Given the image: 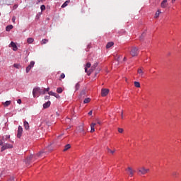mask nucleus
<instances>
[{
  "label": "nucleus",
  "instance_id": "obj_1",
  "mask_svg": "<svg viewBox=\"0 0 181 181\" xmlns=\"http://www.w3.org/2000/svg\"><path fill=\"white\" fill-rule=\"evenodd\" d=\"M45 151H40L37 154V156L30 155L29 157H27L25 160V164L28 166H29V165H30L32 162H35V160H36V156H37V158H40V156H42V155H43Z\"/></svg>",
  "mask_w": 181,
  "mask_h": 181
},
{
  "label": "nucleus",
  "instance_id": "obj_2",
  "mask_svg": "<svg viewBox=\"0 0 181 181\" xmlns=\"http://www.w3.org/2000/svg\"><path fill=\"white\" fill-rule=\"evenodd\" d=\"M138 53H139V50L138 49V47H132L130 50V54L135 57V56H138Z\"/></svg>",
  "mask_w": 181,
  "mask_h": 181
},
{
  "label": "nucleus",
  "instance_id": "obj_3",
  "mask_svg": "<svg viewBox=\"0 0 181 181\" xmlns=\"http://www.w3.org/2000/svg\"><path fill=\"white\" fill-rule=\"evenodd\" d=\"M13 148V145L11 144H5L1 148V152H4V151H6V149H12Z\"/></svg>",
  "mask_w": 181,
  "mask_h": 181
},
{
  "label": "nucleus",
  "instance_id": "obj_4",
  "mask_svg": "<svg viewBox=\"0 0 181 181\" xmlns=\"http://www.w3.org/2000/svg\"><path fill=\"white\" fill-rule=\"evenodd\" d=\"M40 88L37 87V88H34L33 90V95L34 97V98H36V97H39V93L40 94Z\"/></svg>",
  "mask_w": 181,
  "mask_h": 181
},
{
  "label": "nucleus",
  "instance_id": "obj_5",
  "mask_svg": "<svg viewBox=\"0 0 181 181\" xmlns=\"http://www.w3.org/2000/svg\"><path fill=\"white\" fill-rule=\"evenodd\" d=\"M149 172V169H146L144 167L141 168L139 169L137 173L138 175H146Z\"/></svg>",
  "mask_w": 181,
  "mask_h": 181
},
{
  "label": "nucleus",
  "instance_id": "obj_6",
  "mask_svg": "<svg viewBox=\"0 0 181 181\" xmlns=\"http://www.w3.org/2000/svg\"><path fill=\"white\" fill-rule=\"evenodd\" d=\"M33 67H35V61H31L30 64L26 67L25 72L29 73V71H30Z\"/></svg>",
  "mask_w": 181,
  "mask_h": 181
},
{
  "label": "nucleus",
  "instance_id": "obj_7",
  "mask_svg": "<svg viewBox=\"0 0 181 181\" xmlns=\"http://www.w3.org/2000/svg\"><path fill=\"white\" fill-rule=\"evenodd\" d=\"M23 132V128L21 126H18V131H17V138L21 139L22 136V133Z\"/></svg>",
  "mask_w": 181,
  "mask_h": 181
},
{
  "label": "nucleus",
  "instance_id": "obj_8",
  "mask_svg": "<svg viewBox=\"0 0 181 181\" xmlns=\"http://www.w3.org/2000/svg\"><path fill=\"white\" fill-rule=\"evenodd\" d=\"M108 93H110V90L107 88H103L101 90V95L102 97H107L108 95Z\"/></svg>",
  "mask_w": 181,
  "mask_h": 181
},
{
  "label": "nucleus",
  "instance_id": "obj_9",
  "mask_svg": "<svg viewBox=\"0 0 181 181\" xmlns=\"http://www.w3.org/2000/svg\"><path fill=\"white\" fill-rule=\"evenodd\" d=\"M9 47H13V50L14 52H16L18 50V46L16 45V44L13 41L11 42V43L9 45Z\"/></svg>",
  "mask_w": 181,
  "mask_h": 181
},
{
  "label": "nucleus",
  "instance_id": "obj_10",
  "mask_svg": "<svg viewBox=\"0 0 181 181\" xmlns=\"http://www.w3.org/2000/svg\"><path fill=\"white\" fill-rule=\"evenodd\" d=\"M126 170H127V172H128V175H129V176H130V177H132V176H134V173L135 171H134V170H132V168L129 167V168H127V169Z\"/></svg>",
  "mask_w": 181,
  "mask_h": 181
},
{
  "label": "nucleus",
  "instance_id": "obj_11",
  "mask_svg": "<svg viewBox=\"0 0 181 181\" xmlns=\"http://www.w3.org/2000/svg\"><path fill=\"white\" fill-rule=\"evenodd\" d=\"M78 132L81 134H83V135L86 134V132L84 131V127L83 125H81L78 127Z\"/></svg>",
  "mask_w": 181,
  "mask_h": 181
},
{
  "label": "nucleus",
  "instance_id": "obj_12",
  "mask_svg": "<svg viewBox=\"0 0 181 181\" xmlns=\"http://www.w3.org/2000/svg\"><path fill=\"white\" fill-rule=\"evenodd\" d=\"M52 103L50 102V100H48L47 102H46L45 103L43 104V108L45 110H46L47 108H49V107H50Z\"/></svg>",
  "mask_w": 181,
  "mask_h": 181
},
{
  "label": "nucleus",
  "instance_id": "obj_13",
  "mask_svg": "<svg viewBox=\"0 0 181 181\" xmlns=\"http://www.w3.org/2000/svg\"><path fill=\"white\" fill-rule=\"evenodd\" d=\"M23 126H24L25 129H26V131H28L30 128L29 122H28V121H26V120L24 121Z\"/></svg>",
  "mask_w": 181,
  "mask_h": 181
},
{
  "label": "nucleus",
  "instance_id": "obj_14",
  "mask_svg": "<svg viewBox=\"0 0 181 181\" xmlns=\"http://www.w3.org/2000/svg\"><path fill=\"white\" fill-rule=\"evenodd\" d=\"M168 6V0H163L161 2V8H166Z\"/></svg>",
  "mask_w": 181,
  "mask_h": 181
},
{
  "label": "nucleus",
  "instance_id": "obj_15",
  "mask_svg": "<svg viewBox=\"0 0 181 181\" xmlns=\"http://www.w3.org/2000/svg\"><path fill=\"white\" fill-rule=\"evenodd\" d=\"M12 29H13V25H8L6 27V32H11V30H12Z\"/></svg>",
  "mask_w": 181,
  "mask_h": 181
},
{
  "label": "nucleus",
  "instance_id": "obj_16",
  "mask_svg": "<svg viewBox=\"0 0 181 181\" xmlns=\"http://www.w3.org/2000/svg\"><path fill=\"white\" fill-rule=\"evenodd\" d=\"M97 66H98V63L96 62L90 68V71L93 73V71H94V70H95V69L97 68Z\"/></svg>",
  "mask_w": 181,
  "mask_h": 181
},
{
  "label": "nucleus",
  "instance_id": "obj_17",
  "mask_svg": "<svg viewBox=\"0 0 181 181\" xmlns=\"http://www.w3.org/2000/svg\"><path fill=\"white\" fill-rule=\"evenodd\" d=\"M9 138H11L10 135H6V136H3L1 137V139L3 140V142H5L6 141H8V139H9Z\"/></svg>",
  "mask_w": 181,
  "mask_h": 181
},
{
  "label": "nucleus",
  "instance_id": "obj_18",
  "mask_svg": "<svg viewBox=\"0 0 181 181\" xmlns=\"http://www.w3.org/2000/svg\"><path fill=\"white\" fill-rule=\"evenodd\" d=\"M95 127V123H92L90 124V132L93 133L95 131V129L94 128Z\"/></svg>",
  "mask_w": 181,
  "mask_h": 181
},
{
  "label": "nucleus",
  "instance_id": "obj_19",
  "mask_svg": "<svg viewBox=\"0 0 181 181\" xmlns=\"http://www.w3.org/2000/svg\"><path fill=\"white\" fill-rule=\"evenodd\" d=\"M71 148V145H70V144H66V145H65L63 151H64V152H66V151H69V149H70Z\"/></svg>",
  "mask_w": 181,
  "mask_h": 181
},
{
  "label": "nucleus",
  "instance_id": "obj_20",
  "mask_svg": "<svg viewBox=\"0 0 181 181\" xmlns=\"http://www.w3.org/2000/svg\"><path fill=\"white\" fill-rule=\"evenodd\" d=\"M113 45L114 42H107V44L106 45V49H110V47H112Z\"/></svg>",
  "mask_w": 181,
  "mask_h": 181
},
{
  "label": "nucleus",
  "instance_id": "obj_21",
  "mask_svg": "<svg viewBox=\"0 0 181 181\" xmlns=\"http://www.w3.org/2000/svg\"><path fill=\"white\" fill-rule=\"evenodd\" d=\"M107 151L108 152V153H111L112 155H114V153H115V149L114 150H110V148L107 147Z\"/></svg>",
  "mask_w": 181,
  "mask_h": 181
},
{
  "label": "nucleus",
  "instance_id": "obj_22",
  "mask_svg": "<svg viewBox=\"0 0 181 181\" xmlns=\"http://www.w3.org/2000/svg\"><path fill=\"white\" fill-rule=\"evenodd\" d=\"M35 42V39L32 37H29L27 39V42L29 43V45H31V43H33Z\"/></svg>",
  "mask_w": 181,
  "mask_h": 181
},
{
  "label": "nucleus",
  "instance_id": "obj_23",
  "mask_svg": "<svg viewBox=\"0 0 181 181\" xmlns=\"http://www.w3.org/2000/svg\"><path fill=\"white\" fill-rule=\"evenodd\" d=\"M86 90H83L81 91L80 97L81 98L83 97L84 98V97H86Z\"/></svg>",
  "mask_w": 181,
  "mask_h": 181
},
{
  "label": "nucleus",
  "instance_id": "obj_24",
  "mask_svg": "<svg viewBox=\"0 0 181 181\" xmlns=\"http://www.w3.org/2000/svg\"><path fill=\"white\" fill-rule=\"evenodd\" d=\"M90 101H91V99L90 98H86L83 100V104H88Z\"/></svg>",
  "mask_w": 181,
  "mask_h": 181
},
{
  "label": "nucleus",
  "instance_id": "obj_25",
  "mask_svg": "<svg viewBox=\"0 0 181 181\" xmlns=\"http://www.w3.org/2000/svg\"><path fill=\"white\" fill-rule=\"evenodd\" d=\"M57 93H58V94H62V93H63V88L62 87L57 88Z\"/></svg>",
  "mask_w": 181,
  "mask_h": 181
},
{
  "label": "nucleus",
  "instance_id": "obj_26",
  "mask_svg": "<svg viewBox=\"0 0 181 181\" xmlns=\"http://www.w3.org/2000/svg\"><path fill=\"white\" fill-rule=\"evenodd\" d=\"M88 68H86L85 67V73H87V74H88V76H90L91 75V70L90 69L89 71H88Z\"/></svg>",
  "mask_w": 181,
  "mask_h": 181
},
{
  "label": "nucleus",
  "instance_id": "obj_27",
  "mask_svg": "<svg viewBox=\"0 0 181 181\" xmlns=\"http://www.w3.org/2000/svg\"><path fill=\"white\" fill-rule=\"evenodd\" d=\"M49 42L48 39H42L41 41V45H46Z\"/></svg>",
  "mask_w": 181,
  "mask_h": 181
},
{
  "label": "nucleus",
  "instance_id": "obj_28",
  "mask_svg": "<svg viewBox=\"0 0 181 181\" xmlns=\"http://www.w3.org/2000/svg\"><path fill=\"white\" fill-rule=\"evenodd\" d=\"M11 100H7L4 103V107H8V105H11Z\"/></svg>",
  "mask_w": 181,
  "mask_h": 181
},
{
  "label": "nucleus",
  "instance_id": "obj_29",
  "mask_svg": "<svg viewBox=\"0 0 181 181\" xmlns=\"http://www.w3.org/2000/svg\"><path fill=\"white\" fill-rule=\"evenodd\" d=\"M137 73H138L139 74H141V77H143V76H144V71H142L141 69H139L138 71H137Z\"/></svg>",
  "mask_w": 181,
  "mask_h": 181
},
{
  "label": "nucleus",
  "instance_id": "obj_30",
  "mask_svg": "<svg viewBox=\"0 0 181 181\" xmlns=\"http://www.w3.org/2000/svg\"><path fill=\"white\" fill-rule=\"evenodd\" d=\"M134 86L136 87L137 88H139V87H141V83L138 81H135Z\"/></svg>",
  "mask_w": 181,
  "mask_h": 181
},
{
  "label": "nucleus",
  "instance_id": "obj_31",
  "mask_svg": "<svg viewBox=\"0 0 181 181\" xmlns=\"http://www.w3.org/2000/svg\"><path fill=\"white\" fill-rule=\"evenodd\" d=\"M69 2H70V1H65V2L62 4V8H66V6H67V5H69Z\"/></svg>",
  "mask_w": 181,
  "mask_h": 181
},
{
  "label": "nucleus",
  "instance_id": "obj_32",
  "mask_svg": "<svg viewBox=\"0 0 181 181\" xmlns=\"http://www.w3.org/2000/svg\"><path fill=\"white\" fill-rule=\"evenodd\" d=\"M75 90L77 91L78 90H80V83H77L75 86Z\"/></svg>",
  "mask_w": 181,
  "mask_h": 181
},
{
  "label": "nucleus",
  "instance_id": "obj_33",
  "mask_svg": "<svg viewBox=\"0 0 181 181\" xmlns=\"http://www.w3.org/2000/svg\"><path fill=\"white\" fill-rule=\"evenodd\" d=\"M39 93H40V94H46V90H45V89H40V88Z\"/></svg>",
  "mask_w": 181,
  "mask_h": 181
},
{
  "label": "nucleus",
  "instance_id": "obj_34",
  "mask_svg": "<svg viewBox=\"0 0 181 181\" xmlns=\"http://www.w3.org/2000/svg\"><path fill=\"white\" fill-rule=\"evenodd\" d=\"M90 67H91V63L88 62V63L86 64L85 68H86V69H90Z\"/></svg>",
  "mask_w": 181,
  "mask_h": 181
},
{
  "label": "nucleus",
  "instance_id": "obj_35",
  "mask_svg": "<svg viewBox=\"0 0 181 181\" xmlns=\"http://www.w3.org/2000/svg\"><path fill=\"white\" fill-rule=\"evenodd\" d=\"M49 95H52L53 97H54V95H56V93L53 92V91H49L48 92Z\"/></svg>",
  "mask_w": 181,
  "mask_h": 181
},
{
  "label": "nucleus",
  "instance_id": "obj_36",
  "mask_svg": "<svg viewBox=\"0 0 181 181\" xmlns=\"http://www.w3.org/2000/svg\"><path fill=\"white\" fill-rule=\"evenodd\" d=\"M40 9H41L42 12H43V11H45V10H46V6L42 5V6H40Z\"/></svg>",
  "mask_w": 181,
  "mask_h": 181
},
{
  "label": "nucleus",
  "instance_id": "obj_37",
  "mask_svg": "<svg viewBox=\"0 0 181 181\" xmlns=\"http://www.w3.org/2000/svg\"><path fill=\"white\" fill-rule=\"evenodd\" d=\"M4 144V141L2 139H1V136H0V146H3Z\"/></svg>",
  "mask_w": 181,
  "mask_h": 181
},
{
  "label": "nucleus",
  "instance_id": "obj_38",
  "mask_svg": "<svg viewBox=\"0 0 181 181\" xmlns=\"http://www.w3.org/2000/svg\"><path fill=\"white\" fill-rule=\"evenodd\" d=\"M13 67H15L16 69H19V67H21V65H19L18 64H14Z\"/></svg>",
  "mask_w": 181,
  "mask_h": 181
},
{
  "label": "nucleus",
  "instance_id": "obj_39",
  "mask_svg": "<svg viewBox=\"0 0 181 181\" xmlns=\"http://www.w3.org/2000/svg\"><path fill=\"white\" fill-rule=\"evenodd\" d=\"M118 132H119V134H122V132H124V129H122V128H119V129H118Z\"/></svg>",
  "mask_w": 181,
  "mask_h": 181
},
{
  "label": "nucleus",
  "instance_id": "obj_40",
  "mask_svg": "<svg viewBox=\"0 0 181 181\" xmlns=\"http://www.w3.org/2000/svg\"><path fill=\"white\" fill-rule=\"evenodd\" d=\"M144 37H145V34L144 33H143V34H141V37H140V40H143Z\"/></svg>",
  "mask_w": 181,
  "mask_h": 181
},
{
  "label": "nucleus",
  "instance_id": "obj_41",
  "mask_svg": "<svg viewBox=\"0 0 181 181\" xmlns=\"http://www.w3.org/2000/svg\"><path fill=\"white\" fill-rule=\"evenodd\" d=\"M8 181H15V177H10L8 180Z\"/></svg>",
  "mask_w": 181,
  "mask_h": 181
},
{
  "label": "nucleus",
  "instance_id": "obj_42",
  "mask_svg": "<svg viewBox=\"0 0 181 181\" xmlns=\"http://www.w3.org/2000/svg\"><path fill=\"white\" fill-rule=\"evenodd\" d=\"M160 14V12L159 11H158L156 13V18H158Z\"/></svg>",
  "mask_w": 181,
  "mask_h": 181
},
{
  "label": "nucleus",
  "instance_id": "obj_43",
  "mask_svg": "<svg viewBox=\"0 0 181 181\" xmlns=\"http://www.w3.org/2000/svg\"><path fill=\"white\" fill-rule=\"evenodd\" d=\"M64 77H66V75L64 73H62L60 76V78H64Z\"/></svg>",
  "mask_w": 181,
  "mask_h": 181
},
{
  "label": "nucleus",
  "instance_id": "obj_44",
  "mask_svg": "<svg viewBox=\"0 0 181 181\" xmlns=\"http://www.w3.org/2000/svg\"><path fill=\"white\" fill-rule=\"evenodd\" d=\"M17 8H18V4H15V5L13 6V11H15V9H17Z\"/></svg>",
  "mask_w": 181,
  "mask_h": 181
},
{
  "label": "nucleus",
  "instance_id": "obj_45",
  "mask_svg": "<svg viewBox=\"0 0 181 181\" xmlns=\"http://www.w3.org/2000/svg\"><path fill=\"white\" fill-rule=\"evenodd\" d=\"M45 100H50V95L45 96Z\"/></svg>",
  "mask_w": 181,
  "mask_h": 181
},
{
  "label": "nucleus",
  "instance_id": "obj_46",
  "mask_svg": "<svg viewBox=\"0 0 181 181\" xmlns=\"http://www.w3.org/2000/svg\"><path fill=\"white\" fill-rule=\"evenodd\" d=\"M56 98H60V95L57 93H55V95H54Z\"/></svg>",
  "mask_w": 181,
  "mask_h": 181
},
{
  "label": "nucleus",
  "instance_id": "obj_47",
  "mask_svg": "<svg viewBox=\"0 0 181 181\" xmlns=\"http://www.w3.org/2000/svg\"><path fill=\"white\" fill-rule=\"evenodd\" d=\"M17 103H18V104H22V100L18 99Z\"/></svg>",
  "mask_w": 181,
  "mask_h": 181
},
{
  "label": "nucleus",
  "instance_id": "obj_48",
  "mask_svg": "<svg viewBox=\"0 0 181 181\" xmlns=\"http://www.w3.org/2000/svg\"><path fill=\"white\" fill-rule=\"evenodd\" d=\"M15 21H16V17L13 16L12 18V22L15 23Z\"/></svg>",
  "mask_w": 181,
  "mask_h": 181
},
{
  "label": "nucleus",
  "instance_id": "obj_49",
  "mask_svg": "<svg viewBox=\"0 0 181 181\" xmlns=\"http://www.w3.org/2000/svg\"><path fill=\"white\" fill-rule=\"evenodd\" d=\"M45 93L49 92V90H50V88H44Z\"/></svg>",
  "mask_w": 181,
  "mask_h": 181
},
{
  "label": "nucleus",
  "instance_id": "obj_50",
  "mask_svg": "<svg viewBox=\"0 0 181 181\" xmlns=\"http://www.w3.org/2000/svg\"><path fill=\"white\" fill-rule=\"evenodd\" d=\"M88 114V115H93V110H90Z\"/></svg>",
  "mask_w": 181,
  "mask_h": 181
},
{
  "label": "nucleus",
  "instance_id": "obj_51",
  "mask_svg": "<svg viewBox=\"0 0 181 181\" xmlns=\"http://www.w3.org/2000/svg\"><path fill=\"white\" fill-rule=\"evenodd\" d=\"M45 1H46V0H37V2H38V4H39V3H40V2H45Z\"/></svg>",
  "mask_w": 181,
  "mask_h": 181
},
{
  "label": "nucleus",
  "instance_id": "obj_52",
  "mask_svg": "<svg viewBox=\"0 0 181 181\" xmlns=\"http://www.w3.org/2000/svg\"><path fill=\"white\" fill-rule=\"evenodd\" d=\"M122 118H124V112H122Z\"/></svg>",
  "mask_w": 181,
  "mask_h": 181
},
{
  "label": "nucleus",
  "instance_id": "obj_53",
  "mask_svg": "<svg viewBox=\"0 0 181 181\" xmlns=\"http://www.w3.org/2000/svg\"><path fill=\"white\" fill-rule=\"evenodd\" d=\"M123 60H124V62L127 61V57H124V58L123 59Z\"/></svg>",
  "mask_w": 181,
  "mask_h": 181
},
{
  "label": "nucleus",
  "instance_id": "obj_54",
  "mask_svg": "<svg viewBox=\"0 0 181 181\" xmlns=\"http://www.w3.org/2000/svg\"><path fill=\"white\" fill-rule=\"evenodd\" d=\"M176 0H172V3L173 4V2H175Z\"/></svg>",
  "mask_w": 181,
  "mask_h": 181
},
{
  "label": "nucleus",
  "instance_id": "obj_55",
  "mask_svg": "<svg viewBox=\"0 0 181 181\" xmlns=\"http://www.w3.org/2000/svg\"><path fill=\"white\" fill-rule=\"evenodd\" d=\"M36 18H39V15H37V16H36Z\"/></svg>",
  "mask_w": 181,
  "mask_h": 181
},
{
  "label": "nucleus",
  "instance_id": "obj_56",
  "mask_svg": "<svg viewBox=\"0 0 181 181\" xmlns=\"http://www.w3.org/2000/svg\"><path fill=\"white\" fill-rule=\"evenodd\" d=\"M98 124H101V122H98Z\"/></svg>",
  "mask_w": 181,
  "mask_h": 181
},
{
  "label": "nucleus",
  "instance_id": "obj_57",
  "mask_svg": "<svg viewBox=\"0 0 181 181\" xmlns=\"http://www.w3.org/2000/svg\"><path fill=\"white\" fill-rule=\"evenodd\" d=\"M70 127H68L67 129H69Z\"/></svg>",
  "mask_w": 181,
  "mask_h": 181
},
{
  "label": "nucleus",
  "instance_id": "obj_58",
  "mask_svg": "<svg viewBox=\"0 0 181 181\" xmlns=\"http://www.w3.org/2000/svg\"><path fill=\"white\" fill-rule=\"evenodd\" d=\"M70 127H68L67 129H69Z\"/></svg>",
  "mask_w": 181,
  "mask_h": 181
}]
</instances>
